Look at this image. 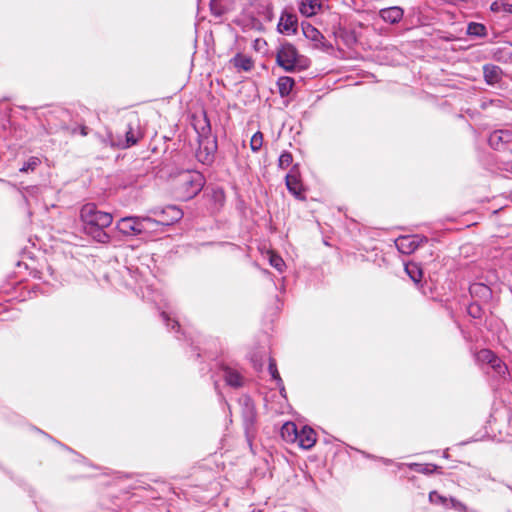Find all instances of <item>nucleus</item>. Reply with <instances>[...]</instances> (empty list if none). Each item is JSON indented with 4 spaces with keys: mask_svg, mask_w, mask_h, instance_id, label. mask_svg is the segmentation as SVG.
<instances>
[{
    "mask_svg": "<svg viewBox=\"0 0 512 512\" xmlns=\"http://www.w3.org/2000/svg\"><path fill=\"white\" fill-rule=\"evenodd\" d=\"M269 263H270V265L272 267H274L279 272H283V270L285 268L284 260L280 256H278L276 254H271L270 255Z\"/></svg>",
    "mask_w": 512,
    "mask_h": 512,
    "instance_id": "nucleus-37",
    "label": "nucleus"
},
{
    "mask_svg": "<svg viewBox=\"0 0 512 512\" xmlns=\"http://www.w3.org/2000/svg\"><path fill=\"white\" fill-rule=\"evenodd\" d=\"M429 501L434 505H440L446 509H454L459 512H468L467 506L453 497H445L437 491L429 493Z\"/></svg>",
    "mask_w": 512,
    "mask_h": 512,
    "instance_id": "nucleus-12",
    "label": "nucleus"
},
{
    "mask_svg": "<svg viewBox=\"0 0 512 512\" xmlns=\"http://www.w3.org/2000/svg\"><path fill=\"white\" fill-rule=\"evenodd\" d=\"M293 162V156L290 152L284 151L281 153L278 159V166L281 169L288 168Z\"/></svg>",
    "mask_w": 512,
    "mask_h": 512,
    "instance_id": "nucleus-35",
    "label": "nucleus"
},
{
    "mask_svg": "<svg viewBox=\"0 0 512 512\" xmlns=\"http://www.w3.org/2000/svg\"><path fill=\"white\" fill-rule=\"evenodd\" d=\"M297 16L291 12L283 11L277 25L280 33L293 34L297 31Z\"/></svg>",
    "mask_w": 512,
    "mask_h": 512,
    "instance_id": "nucleus-13",
    "label": "nucleus"
},
{
    "mask_svg": "<svg viewBox=\"0 0 512 512\" xmlns=\"http://www.w3.org/2000/svg\"><path fill=\"white\" fill-rule=\"evenodd\" d=\"M226 384L232 388H240L244 384V376L237 366L221 364L219 367Z\"/></svg>",
    "mask_w": 512,
    "mask_h": 512,
    "instance_id": "nucleus-11",
    "label": "nucleus"
},
{
    "mask_svg": "<svg viewBox=\"0 0 512 512\" xmlns=\"http://www.w3.org/2000/svg\"><path fill=\"white\" fill-rule=\"evenodd\" d=\"M297 426L293 422H286L281 428V436L288 442H296L298 436Z\"/></svg>",
    "mask_w": 512,
    "mask_h": 512,
    "instance_id": "nucleus-25",
    "label": "nucleus"
},
{
    "mask_svg": "<svg viewBox=\"0 0 512 512\" xmlns=\"http://www.w3.org/2000/svg\"><path fill=\"white\" fill-rule=\"evenodd\" d=\"M163 213H167L169 214L171 217H170V221L171 222H174V221H178L182 218V211L177 208L176 206H168L166 207L164 210H163Z\"/></svg>",
    "mask_w": 512,
    "mask_h": 512,
    "instance_id": "nucleus-38",
    "label": "nucleus"
},
{
    "mask_svg": "<svg viewBox=\"0 0 512 512\" xmlns=\"http://www.w3.org/2000/svg\"><path fill=\"white\" fill-rule=\"evenodd\" d=\"M296 442L303 449H310L316 443V433L310 427H303L299 432Z\"/></svg>",
    "mask_w": 512,
    "mask_h": 512,
    "instance_id": "nucleus-18",
    "label": "nucleus"
},
{
    "mask_svg": "<svg viewBox=\"0 0 512 512\" xmlns=\"http://www.w3.org/2000/svg\"><path fill=\"white\" fill-rule=\"evenodd\" d=\"M405 271L411 280L415 283H419L423 277V271L419 264L410 262L405 265Z\"/></svg>",
    "mask_w": 512,
    "mask_h": 512,
    "instance_id": "nucleus-27",
    "label": "nucleus"
},
{
    "mask_svg": "<svg viewBox=\"0 0 512 512\" xmlns=\"http://www.w3.org/2000/svg\"><path fill=\"white\" fill-rule=\"evenodd\" d=\"M490 10L494 13L504 11L512 14V2L509 3L506 0H495L491 3Z\"/></svg>",
    "mask_w": 512,
    "mask_h": 512,
    "instance_id": "nucleus-29",
    "label": "nucleus"
},
{
    "mask_svg": "<svg viewBox=\"0 0 512 512\" xmlns=\"http://www.w3.org/2000/svg\"><path fill=\"white\" fill-rule=\"evenodd\" d=\"M141 135L138 129L134 128L131 124H128L127 130L125 131V138H115L111 133L108 134L107 139H104V143H108L112 147L121 149L129 148L139 141Z\"/></svg>",
    "mask_w": 512,
    "mask_h": 512,
    "instance_id": "nucleus-6",
    "label": "nucleus"
},
{
    "mask_svg": "<svg viewBox=\"0 0 512 512\" xmlns=\"http://www.w3.org/2000/svg\"><path fill=\"white\" fill-rule=\"evenodd\" d=\"M234 8L235 0H210V11L215 17H221Z\"/></svg>",
    "mask_w": 512,
    "mask_h": 512,
    "instance_id": "nucleus-16",
    "label": "nucleus"
},
{
    "mask_svg": "<svg viewBox=\"0 0 512 512\" xmlns=\"http://www.w3.org/2000/svg\"><path fill=\"white\" fill-rule=\"evenodd\" d=\"M260 44H266V42H265V41H263V40H261V39H256V40H255V48H256V49H259Z\"/></svg>",
    "mask_w": 512,
    "mask_h": 512,
    "instance_id": "nucleus-41",
    "label": "nucleus"
},
{
    "mask_svg": "<svg viewBox=\"0 0 512 512\" xmlns=\"http://www.w3.org/2000/svg\"><path fill=\"white\" fill-rule=\"evenodd\" d=\"M467 312H468V314H469L472 318H474V319H479V318H481L482 313H483V311H482V307H481V305H480L477 301L472 302V303L468 306V308H467Z\"/></svg>",
    "mask_w": 512,
    "mask_h": 512,
    "instance_id": "nucleus-36",
    "label": "nucleus"
},
{
    "mask_svg": "<svg viewBox=\"0 0 512 512\" xmlns=\"http://www.w3.org/2000/svg\"><path fill=\"white\" fill-rule=\"evenodd\" d=\"M298 51L291 43L282 44L276 54V62L287 72H294L297 67Z\"/></svg>",
    "mask_w": 512,
    "mask_h": 512,
    "instance_id": "nucleus-5",
    "label": "nucleus"
},
{
    "mask_svg": "<svg viewBox=\"0 0 512 512\" xmlns=\"http://www.w3.org/2000/svg\"><path fill=\"white\" fill-rule=\"evenodd\" d=\"M42 188L40 186H29L25 188V198L28 202L29 197H35L41 192Z\"/></svg>",
    "mask_w": 512,
    "mask_h": 512,
    "instance_id": "nucleus-39",
    "label": "nucleus"
},
{
    "mask_svg": "<svg viewBox=\"0 0 512 512\" xmlns=\"http://www.w3.org/2000/svg\"><path fill=\"white\" fill-rule=\"evenodd\" d=\"M198 1L200 2L201 0H198Z\"/></svg>",
    "mask_w": 512,
    "mask_h": 512,
    "instance_id": "nucleus-47",
    "label": "nucleus"
},
{
    "mask_svg": "<svg viewBox=\"0 0 512 512\" xmlns=\"http://www.w3.org/2000/svg\"><path fill=\"white\" fill-rule=\"evenodd\" d=\"M469 293L476 301L487 303L492 298L491 288L481 282L472 283L469 287Z\"/></svg>",
    "mask_w": 512,
    "mask_h": 512,
    "instance_id": "nucleus-15",
    "label": "nucleus"
},
{
    "mask_svg": "<svg viewBox=\"0 0 512 512\" xmlns=\"http://www.w3.org/2000/svg\"><path fill=\"white\" fill-rule=\"evenodd\" d=\"M231 63L238 70H243L246 72L251 71L254 67V61L252 58L241 53L236 54L231 59Z\"/></svg>",
    "mask_w": 512,
    "mask_h": 512,
    "instance_id": "nucleus-22",
    "label": "nucleus"
},
{
    "mask_svg": "<svg viewBox=\"0 0 512 512\" xmlns=\"http://www.w3.org/2000/svg\"><path fill=\"white\" fill-rule=\"evenodd\" d=\"M205 184L204 176L198 171H183L175 179L176 197L188 201L200 193Z\"/></svg>",
    "mask_w": 512,
    "mask_h": 512,
    "instance_id": "nucleus-2",
    "label": "nucleus"
},
{
    "mask_svg": "<svg viewBox=\"0 0 512 512\" xmlns=\"http://www.w3.org/2000/svg\"><path fill=\"white\" fill-rule=\"evenodd\" d=\"M450 3L457 4L458 2H465L466 0H447Z\"/></svg>",
    "mask_w": 512,
    "mask_h": 512,
    "instance_id": "nucleus-45",
    "label": "nucleus"
},
{
    "mask_svg": "<svg viewBox=\"0 0 512 512\" xmlns=\"http://www.w3.org/2000/svg\"><path fill=\"white\" fill-rule=\"evenodd\" d=\"M379 17L385 23L395 25L398 24L403 19L404 9L400 6L382 8L379 11Z\"/></svg>",
    "mask_w": 512,
    "mask_h": 512,
    "instance_id": "nucleus-14",
    "label": "nucleus"
},
{
    "mask_svg": "<svg viewBox=\"0 0 512 512\" xmlns=\"http://www.w3.org/2000/svg\"><path fill=\"white\" fill-rule=\"evenodd\" d=\"M427 241L428 239L426 237L419 235H405L398 237L395 240V245L400 253L409 255L420 247L422 243Z\"/></svg>",
    "mask_w": 512,
    "mask_h": 512,
    "instance_id": "nucleus-10",
    "label": "nucleus"
},
{
    "mask_svg": "<svg viewBox=\"0 0 512 512\" xmlns=\"http://www.w3.org/2000/svg\"><path fill=\"white\" fill-rule=\"evenodd\" d=\"M194 128L198 135V140L214 138L211 134V124L204 112L201 118L195 119Z\"/></svg>",
    "mask_w": 512,
    "mask_h": 512,
    "instance_id": "nucleus-17",
    "label": "nucleus"
},
{
    "mask_svg": "<svg viewBox=\"0 0 512 512\" xmlns=\"http://www.w3.org/2000/svg\"><path fill=\"white\" fill-rule=\"evenodd\" d=\"M409 467L415 472L426 474V475L434 473L436 471V469L438 468L436 465L430 464V463H427V464L412 463L409 465Z\"/></svg>",
    "mask_w": 512,
    "mask_h": 512,
    "instance_id": "nucleus-31",
    "label": "nucleus"
},
{
    "mask_svg": "<svg viewBox=\"0 0 512 512\" xmlns=\"http://www.w3.org/2000/svg\"><path fill=\"white\" fill-rule=\"evenodd\" d=\"M41 164V159L37 156H31L25 161L22 167L19 168L21 173L34 172Z\"/></svg>",
    "mask_w": 512,
    "mask_h": 512,
    "instance_id": "nucleus-28",
    "label": "nucleus"
},
{
    "mask_svg": "<svg viewBox=\"0 0 512 512\" xmlns=\"http://www.w3.org/2000/svg\"><path fill=\"white\" fill-rule=\"evenodd\" d=\"M362 454H363L366 458L376 459V457H375V456L370 455V454H368V453L362 452Z\"/></svg>",
    "mask_w": 512,
    "mask_h": 512,
    "instance_id": "nucleus-44",
    "label": "nucleus"
},
{
    "mask_svg": "<svg viewBox=\"0 0 512 512\" xmlns=\"http://www.w3.org/2000/svg\"><path fill=\"white\" fill-rule=\"evenodd\" d=\"M385 465H390L392 463V460L387 458H379Z\"/></svg>",
    "mask_w": 512,
    "mask_h": 512,
    "instance_id": "nucleus-43",
    "label": "nucleus"
},
{
    "mask_svg": "<svg viewBox=\"0 0 512 512\" xmlns=\"http://www.w3.org/2000/svg\"><path fill=\"white\" fill-rule=\"evenodd\" d=\"M263 145V134L257 131L253 134L250 140V147L253 152H258Z\"/></svg>",
    "mask_w": 512,
    "mask_h": 512,
    "instance_id": "nucleus-32",
    "label": "nucleus"
},
{
    "mask_svg": "<svg viewBox=\"0 0 512 512\" xmlns=\"http://www.w3.org/2000/svg\"><path fill=\"white\" fill-rule=\"evenodd\" d=\"M302 31L304 36L314 42L315 46L318 47L322 44L324 40V36L322 33L313 25L306 23L302 24Z\"/></svg>",
    "mask_w": 512,
    "mask_h": 512,
    "instance_id": "nucleus-21",
    "label": "nucleus"
},
{
    "mask_svg": "<svg viewBox=\"0 0 512 512\" xmlns=\"http://www.w3.org/2000/svg\"><path fill=\"white\" fill-rule=\"evenodd\" d=\"M161 317L167 327H171L172 330L177 329V332H179L180 325L178 321L174 318H171L170 314L166 310L161 312Z\"/></svg>",
    "mask_w": 512,
    "mask_h": 512,
    "instance_id": "nucleus-34",
    "label": "nucleus"
},
{
    "mask_svg": "<svg viewBox=\"0 0 512 512\" xmlns=\"http://www.w3.org/2000/svg\"><path fill=\"white\" fill-rule=\"evenodd\" d=\"M199 147L196 151V157L199 162L204 165H210L214 161L215 153L217 151V139L209 138L198 140Z\"/></svg>",
    "mask_w": 512,
    "mask_h": 512,
    "instance_id": "nucleus-8",
    "label": "nucleus"
},
{
    "mask_svg": "<svg viewBox=\"0 0 512 512\" xmlns=\"http://www.w3.org/2000/svg\"><path fill=\"white\" fill-rule=\"evenodd\" d=\"M322 8L321 0H300L298 9L304 17L315 16Z\"/></svg>",
    "mask_w": 512,
    "mask_h": 512,
    "instance_id": "nucleus-19",
    "label": "nucleus"
},
{
    "mask_svg": "<svg viewBox=\"0 0 512 512\" xmlns=\"http://www.w3.org/2000/svg\"><path fill=\"white\" fill-rule=\"evenodd\" d=\"M80 218L84 232L93 240L103 244L110 241L105 229L112 224V214L98 210L94 203H87L81 208Z\"/></svg>",
    "mask_w": 512,
    "mask_h": 512,
    "instance_id": "nucleus-1",
    "label": "nucleus"
},
{
    "mask_svg": "<svg viewBox=\"0 0 512 512\" xmlns=\"http://www.w3.org/2000/svg\"><path fill=\"white\" fill-rule=\"evenodd\" d=\"M268 372L271 376V379L275 382L276 386L279 388L281 395L284 396V393H285L284 383L279 374L276 361L272 357H269Z\"/></svg>",
    "mask_w": 512,
    "mask_h": 512,
    "instance_id": "nucleus-23",
    "label": "nucleus"
},
{
    "mask_svg": "<svg viewBox=\"0 0 512 512\" xmlns=\"http://www.w3.org/2000/svg\"><path fill=\"white\" fill-rule=\"evenodd\" d=\"M163 307H164V308H166V309H168V308H169V305L165 303Z\"/></svg>",
    "mask_w": 512,
    "mask_h": 512,
    "instance_id": "nucleus-46",
    "label": "nucleus"
},
{
    "mask_svg": "<svg viewBox=\"0 0 512 512\" xmlns=\"http://www.w3.org/2000/svg\"><path fill=\"white\" fill-rule=\"evenodd\" d=\"M489 145L495 150L512 152V131L500 129L493 131L488 138Z\"/></svg>",
    "mask_w": 512,
    "mask_h": 512,
    "instance_id": "nucleus-9",
    "label": "nucleus"
},
{
    "mask_svg": "<svg viewBox=\"0 0 512 512\" xmlns=\"http://www.w3.org/2000/svg\"><path fill=\"white\" fill-rule=\"evenodd\" d=\"M495 353L489 349H481L476 357L479 362L487 363L488 365L490 362H492L493 358L495 357Z\"/></svg>",
    "mask_w": 512,
    "mask_h": 512,
    "instance_id": "nucleus-33",
    "label": "nucleus"
},
{
    "mask_svg": "<svg viewBox=\"0 0 512 512\" xmlns=\"http://www.w3.org/2000/svg\"><path fill=\"white\" fill-rule=\"evenodd\" d=\"M484 79L487 84L494 85L501 80L502 70L500 67L493 64H486L483 66Z\"/></svg>",
    "mask_w": 512,
    "mask_h": 512,
    "instance_id": "nucleus-20",
    "label": "nucleus"
},
{
    "mask_svg": "<svg viewBox=\"0 0 512 512\" xmlns=\"http://www.w3.org/2000/svg\"><path fill=\"white\" fill-rule=\"evenodd\" d=\"M287 190L298 200L305 199V190L301 181L298 164L292 166L285 177Z\"/></svg>",
    "mask_w": 512,
    "mask_h": 512,
    "instance_id": "nucleus-7",
    "label": "nucleus"
},
{
    "mask_svg": "<svg viewBox=\"0 0 512 512\" xmlns=\"http://www.w3.org/2000/svg\"><path fill=\"white\" fill-rule=\"evenodd\" d=\"M489 366L500 376L505 377L508 373L507 365L499 358L497 355L493 358L492 362H490Z\"/></svg>",
    "mask_w": 512,
    "mask_h": 512,
    "instance_id": "nucleus-30",
    "label": "nucleus"
},
{
    "mask_svg": "<svg viewBox=\"0 0 512 512\" xmlns=\"http://www.w3.org/2000/svg\"><path fill=\"white\" fill-rule=\"evenodd\" d=\"M295 85V81L293 78L289 76L279 77L277 80L278 92L281 97H287L290 95L293 87Z\"/></svg>",
    "mask_w": 512,
    "mask_h": 512,
    "instance_id": "nucleus-24",
    "label": "nucleus"
},
{
    "mask_svg": "<svg viewBox=\"0 0 512 512\" xmlns=\"http://www.w3.org/2000/svg\"><path fill=\"white\" fill-rule=\"evenodd\" d=\"M238 403L241 407V415L245 436L249 446H252V441L257 434V412L254 401L248 395H243L239 398Z\"/></svg>",
    "mask_w": 512,
    "mask_h": 512,
    "instance_id": "nucleus-4",
    "label": "nucleus"
},
{
    "mask_svg": "<svg viewBox=\"0 0 512 512\" xmlns=\"http://www.w3.org/2000/svg\"><path fill=\"white\" fill-rule=\"evenodd\" d=\"M80 133H81V135L86 136V135L88 134V132H87V127L82 126V127L80 128Z\"/></svg>",
    "mask_w": 512,
    "mask_h": 512,
    "instance_id": "nucleus-42",
    "label": "nucleus"
},
{
    "mask_svg": "<svg viewBox=\"0 0 512 512\" xmlns=\"http://www.w3.org/2000/svg\"><path fill=\"white\" fill-rule=\"evenodd\" d=\"M467 35L474 38H484L487 36V28L482 23L470 22L467 26Z\"/></svg>",
    "mask_w": 512,
    "mask_h": 512,
    "instance_id": "nucleus-26",
    "label": "nucleus"
},
{
    "mask_svg": "<svg viewBox=\"0 0 512 512\" xmlns=\"http://www.w3.org/2000/svg\"><path fill=\"white\" fill-rule=\"evenodd\" d=\"M504 165V170L512 173V162H506Z\"/></svg>",
    "mask_w": 512,
    "mask_h": 512,
    "instance_id": "nucleus-40",
    "label": "nucleus"
},
{
    "mask_svg": "<svg viewBox=\"0 0 512 512\" xmlns=\"http://www.w3.org/2000/svg\"><path fill=\"white\" fill-rule=\"evenodd\" d=\"M160 222L150 217H123L117 224V230L124 236H136L148 232Z\"/></svg>",
    "mask_w": 512,
    "mask_h": 512,
    "instance_id": "nucleus-3",
    "label": "nucleus"
}]
</instances>
